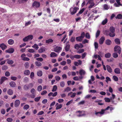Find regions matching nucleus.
Returning <instances> with one entry per match:
<instances>
[{
	"mask_svg": "<svg viewBox=\"0 0 122 122\" xmlns=\"http://www.w3.org/2000/svg\"><path fill=\"white\" fill-rule=\"evenodd\" d=\"M114 51L120 54L121 52V48L118 46L116 45L114 47Z\"/></svg>",
	"mask_w": 122,
	"mask_h": 122,
	"instance_id": "1",
	"label": "nucleus"
},
{
	"mask_svg": "<svg viewBox=\"0 0 122 122\" xmlns=\"http://www.w3.org/2000/svg\"><path fill=\"white\" fill-rule=\"evenodd\" d=\"M40 4L39 2L35 1L32 4V6L34 8H38L40 6Z\"/></svg>",
	"mask_w": 122,
	"mask_h": 122,
	"instance_id": "2",
	"label": "nucleus"
},
{
	"mask_svg": "<svg viewBox=\"0 0 122 122\" xmlns=\"http://www.w3.org/2000/svg\"><path fill=\"white\" fill-rule=\"evenodd\" d=\"M62 50V48L60 47L56 46L54 49V51L59 53Z\"/></svg>",
	"mask_w": 122,
	"mask_h": 122,
	"instance_id": "3",
	"label": "nucleus"
},
{
	"mask_svg": "<svg viewBox=\"0 0 122 122\" xmlns=\"http://www.w3.org/2000/svg\"><path fill=\"white\" fill-rule=\"evenodd\" d=\"M73 10L72 11L71 10V14L72 15H73L76 13L77 10H78L79 8L77 7H74L73 8Z\"/></svg>",
	"mask_w": 122,
	"mask_h": 122,
	"instance_id": "4",
	"label": "nucleus"
},
{
	"mask_svg": "<svg viewBox=\"0 0 122 122\" xmlns=\"http://www.w3.org/2000/svg\"><path fill=\"white\" fill-rule=\"evenodd\" d=\"M20 104V101L18 99L16 100L14 102V106L15 107H18Z\"/></svg>",
	"mask_w": 122,
	"mask_h": 122,
	"instance_id": "5",
	"label": "nucleus"
},
{
	"mask_svg": "<svg viewBox=\"0 0 122 122\" xmlns=\"http://www.w3.org/2000/svg\"><path fill=\"white\" fill-rule=\"evenodd\" d=\"M105 110L104 109H102L101 111L100 112H95V114L97 116H98L99 114H100L101 115L103 114L105 112Z\"/></svg>",
	"mask_w": 122,
	"mask_h": 122,
	"instance_id": "6",
	"label": "nucleus"
},
{
	"mask_svg": "<svg viewBox=\"0 0 122 122\" xmlns=\"http://www.w3.org/2000/svg\"><path fill=\"white\" fill-rule=\"evenodd\" d=\"M7 77L5 76L2 77L0 79V84H2L5 80H7Z\"/></svg>",
	"mask_w": 122,
	"mask_h": 122,
	"instance_id": "7",
	"label": "nucleus"
},
{
	"mask_svg": "<svg viewBox=\"0 0 122 122\" xmlns=\"http://www.w3.org/2000/svg\"><path fill=\"white\" fill-rule=\"evenodd\" d=\"M14 51V49L13 48H10L9 49L5 51V52L9 53H12Z\"/></svg>",
	"mask_w": 122,
	"mask_h": 122,
	"instance_id": "8",
	"label": "nucleus"
},
{
	"mask_svg": "<svg viewBox=\"0 0 122 122\" xmlns=\"http://www.w3.org/2000/svg\"><path fill=\"white\" fill-rule=\"evenodd\" d=\"M105 40V38L104 37H102L99 40V43L100 44V45L102 44Z\"/></svg>",
	"mask_w": 122,
	"mask_h": 122,
	"instance_id": "9",
	"label": "nucleus"
},
{
	"mask_svg": "<svg viewBox=\"0 0 122 122\" xmlns=\"http://www.w3.org/2000/svg\"><path fill=\"white\" fill-rule=\"evenodd\" d=\"M0 47L3 50H4L7 48V46L4 43H2L0 44Z\"/></svg>",
	"mask_w": 122,
	"mask_h": 122,
	"instance_id": "10",
	"label": "nucleus"
},
{
	"mask_svg": "<svg viewBox=\"0 0 122 122\" xmlns=\"http://www.w3.org/2000/svg\"><path fill=\"white\" fill-rule=\"evenodd\" d=\"M16 84L15 82L13 81H11L9 83V85L12 87H15L16 86Z\"/></svg>",
	"mask_w": 122,
	"mask_h": 122,
	"instance_id": "11",
	"label": "nucleus"
},
{
	"mask_svg": "<svg viewBox=\"0 0 122 122\" xmlns=\"http://www.w3.org/2000/svg\"><path fill=\"white\" fill-rule=\"evenodd\" d=\"M106 66L107 71L110 73H111L112 72V69L111 67L108 65Z\"/></svg>",
	"mask_w": 122,
	"mask_h": 122,
	"instance_id": "12",
	"label": "nucleus"
},
{
	"mask_svg": "<svg viewBox=\"0 0 122 122\" xmlns=\"http://www.w3.org/2000/svg\"><path fill=\"white\" fill-rule=\"evenodd\" d=\"M79 73L81 76H82L85 75L86 73V72L84 70H81L79 71Z\"/></svg>",
	"mask_w": 122,
	"mask_h": 122,
	"instance_id": "13",
	"label": "nucleus"
},
{
	"mask_svg": "<svg viewBox=\"0 0 122 122\" xmlns=\"http://www.w3.org/2000/svg\"><path fill=\"white\" fill-rule=\"evenodd\" d=\"M57 56V55L54 52H52L50 54V56L52 57H56Z\"/></svg>",
	"mask_w": 122,
	"mask_h": 122,
	"instance_id": "14",
	"label": "nucleus"
},
{
	"mask_svg": "<svg viewBox=\"0 0 122 122\" xmlns=\"http://www.w3.org/2000/svg\"><path fill=\"white\" fill-rule=\"evenodd\" d=\"M115 30V27L113 26H111L109 28V30L112 33H114Z\"/></svg>",
	"mask_w": 122,
	"mask_h": 122,
	"instance_id": "15",
	"label": "nucleus"
},
{
	"mask_svg": "<svg viewBox=\"0 0 122 122\" xmlns=\"http://www.w3.org/2000/svg\"><path fill=\"white\" fill-rule=\"evenodd\" d=\"M70 47V46L69 44L67 45L65 47V49L66 51H68L69 50Z\"/></svg>",
	"mask_w": 122,
	"mask_h": 122,
	"instance_id": "16",
	"label": "nucleus"
},
{
	"mask_svg": "<svg viewBox=\"0 0 122 122\" xmlns=\"http://www.w3.org/2000/svg\"><path fill=\"white\" fill-rule=\"evenodd\" d=\"M45 51V48L43 47H42L40 48L38 50V51L39 53H42Z\"/></svg>",
	"mask_w": 122,
	"mask_h": 122,
	"instance_id": "17",
	"label": "nucleus"
},
{
	"mask_svg": "<svg viewBox=\"0 0 122 122\" xmlns=\"http://www.w3.org/2000/svg\"><path fill=\"white\" fill-rule=\"evenodd\" d=\"M114 72L116 74H120V69L118 68H116L114 70Z\"/></svg>",
	"mask_w": 122,
	"mask_h": 122,
	"instance_id": "18",
	"label": "nucleus"
},
{
	"mask_svg": "<svg viewBox=\"0 0 122 122\" xmlns=\"http://www.w3.org/2000/svg\"><path fill=\"white\" fill-rule=\"evenodd\" d=\"M115 43L117 45H119L120 43V42L119 39L117 38L115 39L114 40Z\"/></svg>",
	"mask_w": 122,
	"mask_h": 122,
	"instance_id": "19",
	"label": "nucleus"
},
{
	"mask_svg": "<svg viewBox=\"0 0 122 122\" xmlns=\"http://www.w3.org/2000/svg\"><path fill=\"white\" fill-rule=\"evenodd\" d=\"M43 72L41 70H39L37 71V74L39 76H41L42 75Z\"/></svg>",
	"mask_w": 122,
	"mask_h": 122,
	"instance_id": "20",
	"label": "nucleus"
},
{
	"mask_svg": "<svg viewBox=\"0 0 122 122\" xmlns=\"http://www.w3.org/2000/svg\"><path fill=\"white\" fill-rule=\"evenodd\" d=\"M111 43L112 41L110 40L109 39L105 41V43L107 45H111Z\"/></svg>",
	"mask_w": 122,
	"mask_h": 122,
	"instance_id": "21",
	"label": "nucleus"
},
{
	"mask_svg": "<svg viewBox=\"0 0 122 122\" xmlns=\"http://www.w3.org/2000/svg\"><path fill=\"white\" fill-rule=\"evenodd\" d=\"M30 88V86L26 85L24 86L23 87L24 89L25 90H27Z\"/></svg>",
	"mask_w": 122,
	"mask_h": 122,
	"instance_id": "22",
	"label": "nucleus"
},
{
	"mask_svg": "<svg viewBox=\"0 0 122 122\" xmlns=\"http://www.w3.org/2000/svg\"><path fill=\"white\" fill-rule=\"evenodd\" d=\"M110 32L108 30H104V31L103 32V34H104L107 36H108Z\"/></svg>",
	"mask_w": 122,
	"mask_h": 122,
	"instance_id": "23",
	"label": "nucleus"
},
{
	"mask_svg": "<svg viewBox=\"0 0 122 122\" xmlns=\"http://www.w3.org/2000/svg\"><path fill=\"white\" fill-rule=\"evenodd\" d=\"M102 101L101 100H96L95 101V103L97 102L98 104L100 105H102L103 104V103H101V102Z\"/></svg>",
	"mask_w": 122,
	"mask_h": 122,
	"instance_id": "24",
	"label": "nucleus"
},
{
	"mask_svg": "<svg viewBox=\"0 0 122 122\" xmlns=\"http://www.w3.org/2000/svg\"><path fill=\"white\" fill-rule=\"evenodd\" d=\"M76 41L79 42H81L82 41L83 39L80 36H79L76 38Z\"/></svg>",
	"mask_w": 122,
	"mask_h": 122,
	"instance_id": "25",
	"label": "nucleus"
},
{
	"mask_svg": "<svg viewBox=\"0 0 122 122\" xmlns=\"http://www.w3.org/2000/svg\"><path fill=\"white\" fill-rule=\"evenodd\" d=\"M30 73V71L28 70H26L24 72V74L25 75H29Z\"/></svg>",
	"mask_w": 122,
	"mask_h": 122,
	"instance_id": "26",
	"label": "nucleus"
},
{
	"mask_svg": "<svg viewBox=\"0 0 122 122\" xmlns=\"http://www.w3.org/2000/svg\"><path fill=\"white\" fill-rule=\"evenodd\" d=\"M8 43L10 45H12L14 43V40L12 39L9 40L8 41Z\"/></svg>",
	"mask_w": 122,
	"mask_h": 122,
	"instance_id": "27",
	"label": "nucleus"
},
{
	"mask_svg": "<svg viewBox=\"0 0 122 122\" xmlns=\"http://www.w3.org/2000/svg\"><path fill=\"white\" fill-rule=\"evenodd\" d=\"M36 65L37 66L40 67L42 65L41 63L40 62L38 61H36L35 62Z\"/></svg>",
	"mask_w": 122,
	"mask_h": 122,
	"instance_id": "28",
	"label": "nucleus"
},
{
	"mask_svg": "<svg viewBox=\"0 0 122 122\" xmlns=\"http://www.w3.org/2000/svg\"><path fill=\"white\" fill-rule=\"evenodd\" d=\"M13 93V90L11 89H9L7 91V93L9 95H12Z\"/></svg>",
	"mask_w": 122,
	"mask_h": 122,
	"instance_id": "29",
	"label": "nucleus"
},
{
	"mask_svg": "<svg viewBox=\"0 0 122 122\" xmlns=\"http://www.w3.org/2000/svg\"><path fill=\"white\" fill-rule=\"evenodd\" d=\"M116 19H122V15L121 14H118L117 16L115 17Z\"/></svg>",
	"mask_w": 122,
	"mask_h": 122,
	"instance_id": "30",
	"label": "nucleus"
},
{
	"mask_svg": "<svg viewBox=\"0 0 122 122\" xmlns=\"http://www.w3.org/2000/svg\"><path fill=\"white\" fill-rule=\"evenodd\" d=\"M107 22V18L103 20L102 23V25H104L106 24Z\"/></svg>",
	"mask_w": 122,
	"mask_h": 122,
	"instance_id": "31",
	"label": "nucleus"
},
{
	"mask_svg": "<svg viewBox=\"0 0 122 122\" xmlns=\"http://www.w3.org/2000/svg\"><path fill=\"white\" fill-rule=\"evenodd\" d=\"M71 90V89L69 87H67L66 88L64 89V92H68L69 91H70Z\"/></svg>",
	"mask_w": 122,
	"mask_h": 122,
	"instance_id": "32",
	"label": "nucleus"
},
{
	"mask_svg": "<svg viewBox=\"0 0 122 122\" xmlns=\"http://www.w3.org/2000/svg\"><path fill=\"white\" fill-rule=\"evenodd\" d=\"M29 41L31 40L33 38V36L30 35L27 36Z\"/></svg>",
	"mask_w": 122,
	"mask_h": 122,
	"instance_id": "33",
	"label": "nucleus"
},
{
	"mask_svg": "<svg viewBox=\"0 0 122 122\" xmlns=\"http://www.w3.org/2000/svg\"><path fill=\"white\" fill-rule=\"evenodd\" d=\"M85 37L86 38L90 39V36L88 32L86 33L85 35Z\"/></svg>",
	"mask_w": 122,
	"mask_h": 122,
	"instance_id": "34",
	"label": "nucleus"
},
{
	"mask_svg": "<svg viewBox=\"0 0 122 122\" xmlns=\"http://www.w3.org/2000/svg\"><path fill=\"white\" fill-rule=\"evenodd\" d=\"M111 56V54L109 53H108L105 54V57L106 58H109Z\"/></svg>",
	"mask_w": 122,
	"mask_h": 122,
	"instance_id": "35",
	"label": "nucleus"
},
{
	"mask_svg": "<svg viewBox=\"0 0 122 122\" xmlns=\"http://www.w3.org/2000/svg\"><path fill=\"white\" fill-rule=\"evenodd\" d=\"M57 88V86L56 85H54L53 87V88L52 90V92H55L56 91Z\"/></svg>",
	"mask_w": 122,
	"mask_h": 122,
	"instance_id": "36",
	"label": "nucleus"
},
{
	"mask_svg": "<svg viewBox=\"0 0 122 122\" xmlns=\"http://www.w3.org/2000/svg\"><path fill=\"white\" fill-rule=\"evenodd\" d=\"M8 67L6 65H4L2 67V70H5L7 69Z\"/></svg>",
	"mask_w": 122,
	"mask_h": 122,
	"instance_id": "37",
	"label": "nucleus"
},
{
	"mask_svg": "<svg viewBox=\"0 0 122 122\" xmlns=\"http://www.w3.org/2000/svg\"><path fill=\"white\" fill-rule=\"evenodd\" d=\"M108 35L111 37H113L115 36V34L114 33L110 32Z\"/></svg>",
	"mask_w": 122,
	"mask_h": 122,
	"instance_id": "38",
	"label": "nucleus"
},
{
	"mask_svg": "<svg viewBox=\"0 0 122 122\" xmlns=\"http://www.w3.org/2000/svg\"><path fill=\"white\" fill-rule=\"evenodd\" d=\"M53 40L51 39H48L46 40V43H52L53 42Z\"/></svg>",
	"mask_w": 122,
	"mask_h": 122,
	"instance_id": "39",
	"label": "nucleus"
},
{
	"mask_svg": "<svg viewBox=\"0 0 122 122\" xmlns=\"http://www.w3.org/2000/svg\"><path fill=\"white\" fill-rule=\"evenodd\" d=\"M100 33V31L99 30H97V31L96 35V38H97L99 36Z\"/></svg>",
	"mask_w": 122,
	"mask_h": 122,
	"instance_id": "40",
	"label": "nucleus"
},
{
	"mask_svg": "<svg viewBox=\"0 0 122 122\" xmlns=\"http://www.w3.org/2000/svg\"><path fill=\"white\" fill-rule=\"evenodd\" d=\"M32 47L33 48H35L36 50H37L39 48L38 46L36 44H34Z\"/></svg>",
	"mask_w": 122,
	"mask_h": 122,
	"instance_id": "41",
	"label": "nucleus"
},
{
	"mask_svg": "<svg viewBox=\"0 0 122 122\" xmlns=\"http://www.w3.org/2000/svg\"><path fill=\"white\" fill-rule=\"evenodd\" d=\"M24 65L26 68H28L29 67V63L28 62H25V63Z\"/></svg>",
	"mask_w": 122,
	"mask_h": 122,
	"instance_id": "42",
	"label": "nucleus"
},
{
	"mask_svg": "<svg viewBox=\"0 0 122 122\" xmlns=\"http://www.w3.org/2000/svg\"><path fill=\"white\" fill-rule=\"evenodd\" d=\"M42 89V87L41 86H38L37 87V90L39 91H41Z\"/></svg>",
	"mask_w": 122,
	"mask_h": 122,
	"instance_id": "43",
	"label": "nucleus"
},
{
	"mask_svg": "<svg viewBox=\"0 0 122 122\" xmlns=\"http://www.w3.org/2000/svg\"><path fill=\"white\" fill-rule=\"evenodd\" d=\"M30 77L31 79H33L34 76V73L33 72H31L30 75Z\"/></svg>",
	"mask_w": 122,
	"mask_h": 122,
	"instance_id": "44",
	"label": "nucleus"
},
{
	"mask_svg": "<svg viewBox=\"0 0 122 122\" xmlns=\"http://www.w3.org/2000/svg\"><path fill=\"white\" fill-rule=\"evenodd\" d=\"M85 36V33L84 32H82L81 34V36H80L83 39L84 38Z\"/></svg>",
	"mask_w": 122,
	"mask_h": 122,
	"instance_id": "45",
	"label": "nucleus"
},
{
	"mask_svg": "<svg viewBox=\"0 0 122 122\" xmlns=\"http://www.w3.org/2000/svg\"><path fill=\"white\" fill-rule=\"evenodd\" d=\"M65 85V83L63 81H61L60 83V86L62 87H63Z\"/></svg>",
	"mask_w": 122,
	"mask_h": 122,
	"instance_id": "46",
	"label": "nucleus"
},
{
	"mask_svg": "<svg viewBox=\"0 0 122 122\" xmlns=\"http://www.w3.org/2000/svg\"><path fill=\"white\" fill-rule=\"evenodd\" d=\"M29 107V106L28 105H26L24 106L23 107V109H24L27 110Z\"/></svg>",
	"mask_w": 122,
	"mask_h": 122,
	"instance_id": "47",
	"label": "nucleus"
},
{
	"mask_svg": "<svg viewBox=\"0 0 122 122\" xmlns=\"http://www.w3.org/2000/svg\"><path fill=\"white\" fill-rule=\"evenodd\" d=\"M7 63L10 65H12L14 63L13 61L12 60H8L7 61Z\"/></svg>",
	"mask_w": 122,
	"mask_h": 122,
	"instance_id": "48",
	"label": "nucleus"
},
{
	"mask_svg": "<svg viewBox=\"0 0 122 122\" xmlns=\"http://www.w3.org/2000/svg\"><path fill=\"white\" fill-rule=\"evenodd\" d=\"M75 58L77 59H80L81 57V56L79 55H75Z\"/></svg>",
	"mask_w": 122,
	"mask_h": 122,
	"instance_id": "49",
	"label": "nucleus"
},
{
	"mask_svg": "<svg viewBox=\"0 0 122 122\" xmlns=\"http://www.w3.org/2000/svg\"><path fill=\"white\" fill-rule=\"evenodd\" d=\"M36 60L40 62H41L43 61V59L41 57H39L36 58Z\"/></svg>",
	"mask_w": 122,
	"mask_h": 122,
	"instance_id": "50",
	"label": "nucleus"
},
{
	"mask_svg": "<svg viewBox=\"0 0 122 122\" xmlns=\"http://www.w3.org/2000/svg\"><path fill=\"white\" fill-rule=\"evenodd\" d=\"M113 77L114 81H117L118 80V78L117 76H114Z\"/></svg>",
	"mask_w": 122,
	"mask_h": 122,
	"instance_id": "51",
	"label": "nucleus"
},
{
	"mask_svg": "<svg viewBox=\"0 0 122 122\" xmlns=\"http://www.w3.org/2000/svg\"><path fill=\"white\" fill-rule=\"evenodd\" d=\"M41 97H39L35 98L34 99L35 101L36 102H38L40 100Z\"/></svg>",
	"mask_w": 122,
	"mask_h": 122,
	"instance_id": "52",
	"label": "nucleus"
},
{
	"mask_svg": "<svg viewBox=\"0 0 122 122\" xmlns=\"http://www.w3.org/2000/svg\"><path fill=\"white\" fill-rule=\"evenodd\" d=\"M112 55L113 57L114 58H117L118 56L117 54L116 53H113L112 54Z\"/></svg>",
	"mask_w": 122,
	"mask_h": 122,
	"instance_id": "53",
	"label": "nucleus"
},
{
	"mask_svg": "<svg viewBox=\"0 0 122 122\" xmlns=\"http://www.w3.org/2000/svg\"><path fill=\"white\" fill-rule=\"evenodd\" d=\"M104 100L106 102H110V100L109 98H104Z\"/></svg>",
	"mask_w": 122,
	"mask_h": 122,
	"instance_id": "54",
	"label": "nucleus"
},
{
	"mask_svg": "<svg viewBox=\"0 0 122 122\" xmlns=\"http://www.w3.org/2000/svg\"><path fill=\"white\" fill-rule=\"evenodd\" d=\"M11 79L12 80L15 81L17 79V78L15 76H12L11 77Z\"/></svg>",
	"mask_w": 122,
	"mask_h": 122,
	"instance_id": "55",
	"label": "nucleus"
},
{
	"mask_svg": "<svg viewBox=\"0 0 122 122\" xmlns=\"http://www.w3.org/2000/svg\"><path fill=\"white\" fill-rule=\"evenodd\" d=\"M6 120L8 122H11L13 121V119L11 118H7Z\"/></svg>",
	"mask_w": 122,
	"mask_h": 122,
	"instance_id": "56",
	"label": "nucleus"
},
{
	"mask_svg": "<svg viewBox=\"0 0 122 122\" xmlns=\"http://www.w3.org/2000/svg\"><path fill=\"white\" fill-rule=\"evenodd\" d=\"M62 107V105L61 104H60L58 105L56 108V110H58L61 108Z\"/></svg>",
	"mask_w": 122,
	"mask_h": 122,
	"instance_id": "57",
	"label": "nucleus"
},
{
	"mask_svg": "<svg viewBox=\"0 0 122 122\" xmlns=\"http://www.w3.org/2000/svg\"><path fill=\"white\" fill-rule=\"evenodd\" d=\"M28 51L30 53H33L35 52L34 50L32 49H30Z\"/></svg>",
	"mask_w": 122,
	"mask_h": 122,
	"instance_id": "58",
	"label": "nucleus"
},
{
	"mask_svg": "<svg viewBox=\"0 0 122 122\" xmlns=\"http://www.w3.org/2000/svg\"><path fill=\"white\" fill-rule=\"evenodd\" d=\"M106 80L105 81L107 83L108 82V81H111V79L108 77H106Z\"/></svg>",
	"mask_w": 122,
	"mask_h": 122,
	"instance_id": "59",
	"label": "nucleus"
},
{
	"mask_svg": "<svg viewBox=\"0 0 122 122\" xmlns=\"http://www.w3.org/2000/svg\"><path fill=\"white\" fill-rule=\"evenodd\" d=\"M22 60L24 61H29L30 59L27 57H23L22 59Z\"/></svg>",
	"mask_w": 122,
	"mask_h": 122,
	"instance_id": "60",
	"label": "nucleus"
},
{
	"mask_svg": "<svg viewBox=\"0 0 122 122\" xmlns=\"http://www.w3.org/2000/svg\"><path fill=\"white\" fill-rule=\"evenodd\" d=\"M88 41H89L88 40H87L86 39H85L82 41V43L83 44H84L86 43H88Z\"/></svg>",
	"mask_w": 122,
	"mask_h": 122,
	"instance_id": "61",
	"label": "nucleus"
},
{
	"mask_svg": "<svg viewBox=\"0 0 122 122\" xmlns=\"http://www.w3.org/2000/svg\"><path fill=\"white\" fill-rule=\"evenodd\" d=\"M73 101L72 100H71L70 101H68L66 104V106H68L70 105L71 103H72L73 102Z\"/></svg>",
	"mask_w": 122,
	"mask_h": 122,
	"instance_id": "62",
	"label": "nucleus"
},
{
	"mask_svg": "<svg viewBox=\"0 0 122 122\" xmlns=\"http://www.w3.org/2000/svg\"><path fill=\"white\" fill-rule=\"evenodd\" d=\"M66 64V62L65 61H63L60 63V64L63 66L65 65Z\"/></svg>",
	"mask_w": 122,
	"mask_h": 122,
	"instance_id": "63",
	"label": "nucleus"
},
{
	"mask_svg": "<svg viewBox=\"0 0 122 122\" xmlns=\"http://www.w3.org/2000/svg\"><path fill=\"white\" fill-rule=\"evenodd\" d=\"M84 51V50L83 49H80L78 50V52L79 53H81Z\"/></svg>",
	"mask_w": 122,
	"mask_h": 122,
	"instance_id": "64",
	"label": "nucleus"
}]
</instances>
